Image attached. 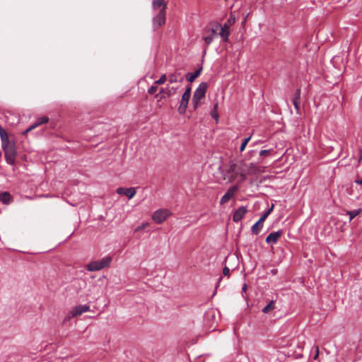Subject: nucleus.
<instances>
[{
	"instance_id": "nucleus-1",
	"label": "nucleus",
	"mask_w": 362,
	"mask_h": 362,
	"mask_svg": "<svg viewBox=\"0 0 362 362\" xmlns=\"http://www.w3.org/2000/svg\"><path fill=\"white\" fill-rule=\"evenodd\" d=\"M208 84L206 82H202L195 90L192 97L193 108L196 110L200 105V101L205 97Z\"/></svg>"
},
{
	"instance_id": "nucleus-2",
	"label": "nucleus",
	"mask_w": 362,
	"mask_h": 362,
	"mask_svg": "<svg viewBox=\"0 0 362 362\" xmlns=\"http://www.w3.org/2000/svg\"><path fill=\"white\" fill-rule=\"evenodd\" d=\"M112 262V257L107 256L99 261H93L86 265V269L90 272L99 271L102 269L108 267Z\"/></svg>"
},
{
	"instance_id": "nucleus-3",
	"label": "nucleus",
	"mask_w": 362,
	"mask_h": 362,
	"mask_svg": "<svg viewBox=\"0 0 362 362\" xmlns=\"http://www.w3.org/2000/svg\"><path fill=\"white\" fill-rule=\"evenodd\" d=\"M2 148L4 151L5 158L7 163L13 165L16 161V150L13 143L2 145Z\"/></svg>"
},
{
	"instance_id": "nucleus-4",
	"label": "nucleus",
	"mask_w": 362,
	"mask_h": 362,
	"mask_svg": "<svg viewBox=\"0 0 362 362\" xmlns=\"http://www.w3.org/2000/svg\"><path fill=\"white\" fill-rule=\"evenodd\" d=\"M171 212L168 209H158L153 212L152 219L156 223H163L170 216Z\"/></svg>"
},
{
	"instance_id": "nucleus-5",
	"label": "nucleus",
	"mask_w": 362,
	"mask_h": 362,
	"mask_svg": "<svg viewBox=\"0 0 362 362\" xmlns=\"http://www.w3.org/2000/svg\"><path fill=\"white\" fill-rule=\"evenodd\" d=\"M166 11L163 9L158 11V14L153 18V25L154 29H158L165 23Z\"/></svg>"
},
{
	"instance_id": "nucleus-6",
	"label": "nucleus",
	"mask_w": 362,
	"mask_h": 362,
	"mask_svg": "<svg viewBox=\"0 0 362 362\" xmlns=\"http://www.w3.org/2000/svg\"><path fill=\"white\" fill-rule=\"evenodd\" d=\"M190 97L191 95L187 93L182 94L180 105L177 108V111L180 114L185 113Z\"/></svg>"
},
{
	"instance_id": "nucleus-7",
	"label": "nucleus",
	"mask_w": 362,
	"mask_h": 362,
	"mask_svg": "<svg viewBox=\"0 0 362 362\" xmlns=\"http://www.w3.org/2000/svg\"><path fill=\"white\" fill-rule=\"evenodd\" d=\"M238 190L237 186L230 187L221 199V204H225L229 202V200L234 196L235 193Z\"/></svg>"
},
{
	"instance_id": "nucleus-8",
	"label": "nucleus",
	"mask_w": 362,
	"mask_h": 362,
	"mask_svg": "<svg viewBox=\"0 0 362 362\" xmlns=\"http://www.w3.org/2000/svg\"><path fill=\"white\" fill-rule=\"evenodd\" d=\"M90 310V306L88 305H79L73 308L71 310L72 317H76L82 315L83 313Z\"/></svg>"
},
{
	"instance_id": "nucleus-9",
	"label": "nucleus",
	"mask_w": 362,
	"mask_h": 362,
	"mask_svg": "<svg viewBox=\"0 0 362 362\" xmlns=\"http://www.w3.org/2000/svg\"><path fill=\"white\" fill-rule=\"evenodd\" d=\"M283 235V231L281 230H277L276 232L271 233L268 235L266 238L267 243L276 244L279 238Z\"/></svg>"
},
{
	"instance_id": "nucleus-10",
	"label": "nucleus",
	"mask_w": 362,
	"mask_h": 362,
	"mask_svg": "<svg viewBox=\"0 0 362 362\" xmlns=\"http://www.w3.org/2000/svg\"><path fill=\"white\" fill-rule=\"evenodd\" d=\"M117 193L118 194H124L129 199H132L136 194V189L134 187H119L117 189Z\"/></svg>"
},
{
	"instance_id": "nucleus-11",
	"label": "nucleus",
	"mask_w": 362,
	"mask_h": 362,
	"mask_svg": "<svg viewBox=\"0 0 362 362\" xmlns=\"http://www.w3.org/2000/svg\"><path fill=\"white\" fill-rule=\"evenodd\" d=\"M247 212V209L245 206L239 207L233 214V221L234 222H239Z\"/></svg>"
},
{
	"instance_id": "nucleus-12",
	"label": "nucleus",
	"mask_w": 362,
	"mask_h": 362,
	"mask_svg": "<svg viewBox=\"0 0 362 362\" xmlns=\"http://www.w3.org/2000/svg\"><path fill=\"white\" fill-rule=\"evenodd\" d=\"M267 215L262 214L257 222H256L252 227V233L257 235L263 226V223L267 218Z\"/></svg>"
},
{
	"instance_id": "nucleus-13",
	"label": "nucleus",
	"mask_w": 362,
	"mask_h": 362,
	"mask_svg": "<svg viewBox=\"0 0 362 362\" xmlns=\"http://www.w3.org/2000/svg\"><path fill=\"white\" fill-rule=\"evenodd\" d=\"M218 35L221 37L224 42H228L230 35V27L228 25H222L221 24Z\"/></svg>"
},
{
	"instance_id": "nucleus-14",
	"label": "nucleus",
	"mask_w": 362,
	"mask_h": 362,
	"mask_svg": "<svg viewBox=\"0 0 362 362\" xmlns=\"http://www.w3.org/2000/svg\"><path fill=\"white\" fill-rule=\"evenodd\" d=\"M152 7L155 11L163 9V11H166L167 3L165 2V0H153Z\"/></svg>"
},
{
	"instance_id": "nucleus-15",
	"label": "nucleus",
	"mask_w": 362,
	"mask_h": 362,
	"mask_svg": "<svg viewBox=\"0 0 362 362\" xmlns=\"http://www.w3.org/2000/svg\"><path fill=\"white\" fill-rule=\"evenodd\" d=\"M168 80L170 83H175L177 81L182 82L183 81V78L181 77L180 73L176 71L168 74Z\"/></svg>"
},
{
	"instance_id": "nucleus-16",
	"label": "nucleus",
	"mask_w": 362,
	"mask_h": 362,
	"mask_svg": "<svg viewBox=\"0 0 362 362\" xmlns=\"http://www.w3.org/2000/svg\"><path fill=\"white\" fill-rule=\"evenodd\" d=\"M220 28H221V24L220 23H211L206 28L209 30V32L213 36L215 37V36L218 35Z\"/></svg>"
},
{
	"instance_id": "nucleus-17",
	"label": "nucleus",
	"mask_w": 362,
	"mask_h": 362,
	"mask_svg": "<svg viewBox=\"0 0 362 362\" xmlns=\"http://www.w3.org/2000/svg\"><path fill=\"white\" fill-rule=\"evenodd\" d=\"M0 202L4 204H9L13 202V197L8 192L0 193Z\"/></svg>"
},
{
	"instance_id": "nucleus-18",
	"label": "nucleus",
	"mask_w": 362,
	"mask_h": 362,
	"mask_svg": "<svg viewBox=\"0 0 362 362\" xmlns=\"http://www.w3.org/2000/svg\"><path fill=\"white\" fill-rule=\"evenodd\" d=\"M244 165L247 168L245 170L248 175H255L259 173V167L253 163H250L249 165Z\"/></svg>"
},
{
	"instance_id": "nucleus-19",
	"label": "nucleus",
	"mask_w": 362,
	"mask_h": 362,
	"mask_svg": "<svg viewBox=\"0 0 362 362\" xmlns=\"http://www.w3.org/2000/svg\"><path fill=\"white\" fill-rule=\"evenodd\" d=\"M202 38H203L205 44L206 45V46H209L214 40V36H213L209 32V30L206 28H205L204 31L203 33Z\"/></svg>"
},
{
	"instance_id": "nucleus-20",
	"label": "nucleus",
	"mask_w": 362,
	"mask_h": 362,
	"mask_svg": "<svg viewBox=\"0 0 362 362\" xmlns=\"http://www.w3.org/2000/svg\"><path fill=\"white\" fill-rule=\"evenodd\" d=\"M202 70V67H200L199 69H197V71H195L193 73H188L186 75L187 80L189 82H193L195 80V78H197L200 75Z\"/></svg>"
},
{
	"instance_id": "nucleus-21",
	"label": "nucleus",
	"mask_w": 362,
	"mask_h": 362,
	"mask_svg": "<svg viewBox=\"0 0 362 362\" xmlns=\"http://www.w3.org/2000/svg\"><path fill=\"white\" fill-rule=\"evenodd\" d=\"M0 137L1 139L2 145L8 144L11 143L9 141L8 134L4 129H0Z\"/></svg>"
},
{
	"instance_id": "nucleus-22",
	"label": "nucleus",
	"mask_w": 362,
	"mask_h": 362,
	"mask_svg": "<svg viewBox=\"0 0 362 362\" xmlns=\"http://www.w3.org/2000/svg\"><path fill=\"white\" fill-rule=\"evenodd\" d=\"M177 90H178V87L170 86L168 85L166 86V90H165L166 97L170 98L173 95H175L177 93Z\"/></svg>"
},
{
	"instance_id": "nucleus-23",
	"label": "nucleus",
	"mask_w": 362,
	"mask_h": 362,
	"mask_svg": "<svg viewBox=\"0 0 362 362\" xmlns=\"http://www.w3.org/2000/svg\"><path fill=\"white\" fill-rule=\"evenodd\" d=\"M49 122V118L47 116H43L38 118L34 124H33V127L37 128V127L46 124Z\"/></svg>"
},
{
	"instance_id": "nucleus-24",
	"label": "nucleus",
	"mask_w": 362,
	"mask_h": 362,
	"mask_svg": "<svg viewBox=\"0 0 362 362\" xmlns=\"http://www.w3.org/2000/svg\"><path fill=\"white\" fill-rule=\"evenodd\" d=\"M274 309V303L272 300L267 306L262 309L264 313H267Z\"/></svg>"
},
{
	"instance_id": "nucleus-25",
	"label": "nucleus",
	"mask_w": 362,
	"mask_h": 362,
	"mask_svg": "<svg viewBox=\"0 0 362 362\" xmlns=\"http://www.w3.org/2000/svg\"><path fill=\"white\" fill-rule=\"evenodd\" d=\"M361 212V209H356L353 211H348L347 214L349 215V220L351 221L354 218H355L357 215H358Z\"/></svg>"
},
{
	"instance_id": "nucleus-26",
	"label": "nucleus",
	"mask_w": 362,
	"mask_h": 362,
	"mask_svg": "<svg viewBox=\"0 0 362 362\" xmlns=\"http://www.w3.org/2000/svg\"><path fill=\"white\" fill-rule=\"evenodd\" d=\"M217 108H218V103H215L214 104V110L211 112V117L214 119H215L216 120V122H218V112H217Z\"/></svg>"
},
{
	"instance_id": "nucleus-27",
	"label": "nucleus",
	"mask_w": 362,
	"mask_h": 362,
	"mask_svg": "<svg viewBox=\"0 0 362 362\" xmlns=\"http://www.w3.org/2000/svg\"><path fill=\"white\" fill-rule=\"evenodd\" d=\"M167 79H168V76H166V74H163V75H161V76L160 77V78L158 80L155 81L154 83L157 84V85H162L165 83Z\"/></svg>"
},
{
	"instance_id": "nucleus-28",
	"label": "nucleus",
	"mask_w": 362,
	"mask_h": 362,
	"mask_svg": "<svg viewBox=\"0 0 362 362\" xmlns=\"http://www.w3.org/2000/svg\"><path fill=\"white\" fill-rule=\"evenodd\" d=\"M250 138H251V136H248V137L245 138V139L243 140V143H242V144H241V146H240V151L241 152H242V151H243L245 150V146H247V143H248V142H249V141L250 140Z\"/></svg>"
},
{
	"instance_id": "nucleus-29",
	"label": "nucleus",
	"mask_w": 362,
	"mask_h": 362,
	"mask_svg": "<svg viewBox=\"0 0 362 362\" xmlns=\"http://www.w3.org/2000/svg\"><path fill=\"white\" fill-rule=\"evenodd\" d=\"M235 22V16L231 14L228 19L227 22L224 23V25H228V27L231 26Z\"/></svg>"
},
{
	"instance_id": "nucleus-30",
	"label": "nucleus",
	"mask_w": 362,
	"mask_h": 362,
	"mask_svg": "<svg viewBox=\"0 0 362 362\" xmlns=\"http://www.w3.org/2000/svg\"><path fill=\"white\" fill-rule=\"evenodd\" d=\"M293 104L294 105V107L296 110L297 113L300 112V100H293Z\"/></svg>"
},
{
	"instance_id": "nucleus-31",
	"label": "nucleus",
	"mask_w": 362,
	"mask_h": 362,
	"mask_svg": "<svg viewBox=\"0 0 362 362\" xmlns=\"http://www.w3.org/2000/svg\"><path fill=\"white\" fill-rule=\"evenodd\" d=\"M148 225H149V223H147V222H146V223H142L141 225H140V226H137V227L135 228L134 232H139V231H140V230H144V228H146V227H148Z\"/></svg>"
},
{
	"instance_id": "nucleus-32",
	"label": "nucleus",
	"mask_w": 362,
	"mask_h": 362,
	"mask_svg": "<svg viewBox=\"0 0 362 362\" xmlns=\"http://www.w3.org/2000/svg\"><path fill=\"white\" fill-rule=\"evenodd\" d=\"M238 174L240 175L242 181H245L247 179L246 175L247 173L245 170L241 169L240 172L238 171Z\"/></svg>"
},
{
	"instance_id": "nucleus-33",
	"label": "nucleus",
	"mask_w": 362,
	"mask_h": 362,
	"mask_svg": "<svg viewBox=\"0 0 362 362\" xmlns=\"http://www.w3.org/2000/svg\"><path fill=\"white\" fill-rule=\"evenodd\" d=\"M236 164H232L230 165L228 172L229 173H234L235 175L238 174V170H236Z\"/></svg>"
},
{
	"instance_id": "nucleus-34",
	"label": "nucleus",
	"mask_w": 362,
	"mask_h": 362,
	"mask_svg": "<svg viewBox=\"0 0 362 362\" xmlns=\"http://www.w3.org/2000/svg\"><path fill=\"white\" fill-rule=\"evenodd\" d=\"M158 89V86L156 85V86H151L148 90V93L149 94H153L156 93V91Z\"/></svg>"
},
{
	"instance_id": "nucleus-35",
	"label": "nucleus",
	"mask_w": 362,
	"mask_h": 362,
	"mask_svg": "<svg viewBox=\"0 0 362 362\" xmlns=\"http://www.w3.org/2000/svg\"><path fill=\"white\" fill-rule=\"evenodd\" d=\"M293 99L300 100V88H298L296 90Z\"/></svg>"
},
{
	"instance_id": "nucleus-36",
	"label": "nucleus",
	"mask_w": 362,
	"mask_h": 362,
	"mask_svg": "<svg viewBox=\"0 0 362 362\" xmlns=\"http://www.w3.org/2000/svg\"><path fill=\"white\" fill-rule=\"evenodd\" d=\"M271 151H272L271 149H269V150H262L259 152V155L261 156H268L271 153Z\"/></svg>"
},
{
	"instance_id": "nucleus-37",
	"label": "nucleus",
	"mask_w": 362,
	"mask_h": 362,
	"mask_svg": "<svg viewBox=\"0 0 362 362\" xmlns=\"http://www.w3.org/2000/svg\"><path fill=\"white\" fill-rule=\"evenodd\" d=\"M223 274L224 276H226L228 277L230 276V269L228 267H225L223 269Z\"/></svg>"
},
{
	"instance_id": "nucleus-38",
	"label": "nucleus",
	"mask_w": 362,
	"mask_h": 362,
	"mask_svg": "<svg viewBox=\"0 0 362 362\" xmlns=\"http://www.w3.org/2000/svg\"><path fill=\"white\" fill-rule=\"evenodd\" d=\"M165 90H166V87L160 88L159 94H163V95L160 97V100H161L162 98L166 97V95H165Z\"/></svg>"
},
{
	"instance_id": "nucleus-39",
	"label": "nucleus",
	"mask_w": 362,
	"mask_h": 362,
	"mask_svg": "<svg viewBox=\"0 0 362 362\" xmlns=\"http://www.w3.org/2000/svg\"><path fill=\"white\" fill-rule=\"evenodd\" d=\"M35 127H33V124L30 125L25 131L23 132V134L26 135L28 132L34 129Z\"/></svg>"
},
{
	"instance_id": "nucleus-40",
	"label": "nucleus",
	"mask_w": 362,
	"mask_h": 362,
	"mask_svg": "<svg viewBox=\"0 0 362 362\" xmlns=\"http://www.w3.org/2000/svg\"><path fill=\"white\" fill-rule=\"evenodd\" d=\"M273 209H274V205L272 204L271 208H269L264 214L267 215V217L269 215V214L272 211Z\"/></svg>"
},
{
	"instance_id": "nucleus-41",
	"label": "nucleus",
	"mask_w": 362,
	"mask_h": 362,
	"mask_svg": "<svg viewBox=\"0 0 362 362\" xmlns=\"http://www.w3.org/2000/svg\"><path fill=\"white\" fill-rule=\"evenodd\" d=\"M184 93H187L188 95H191V86H188L185 91L184 92Z\"/></svg>"
},
{
	"instance_id": "nucleus-42",
	"label": "nucleus",
	"mask_w": 362,
	"mask_h": 362,
	"mask_svg": "<svg viewBox=\"0 0 362 362\" xmlns=\"http://www.w3.org/2000/svg\"><path fill=\"white\" fill-rule=\"evenodd\" d=\"M355 183H356L358 185H362V180H361V179L356 180Z\"/></svg>"
},
{
	"instance_id": "nucleus-43",
	"label": "nucleus",
	"mask_w": 362,
	"mask_h": 362,
	"mask_svg": "<svg viewBox=\"0 0 362 362\" xmlns=\"http://www.w3.org/2000/svg\"><path fill=\"white\" fill-rule=\"evenodd\" d=\"M362 160V149L359 150V162Z\"/></svg>"
},
{
	"instance_id": "nucleus-44",
	"label": "nucleus",
	"mask_w": 362,
	"mask_h": 362,
	"mask_svg": "<svg viewBox=\"0 0 362 362\" xmlns=\"http://www.w3.org/2000/svg\"><path fill=\"white\" fill-rule=\"evenodd\" d=\"M318 353H319V350H318V347L317 346L316 347V354L315 356V358H316L318 356Z\"/></svg>"
},
{
	"instance_id": "nucleus-45",
	"label": "nucleus",
	"mask_w": 362,
	"mask_h": 362,
	"mask_svg": "<svg viewBox=\"0 0 362 362\" xmlns=\"http://www.w3.org/2000/svg\"><path fill=\"white\" fill-rule=\"evenodd\" d=\"M246 288H247V285L244 284L243 286V291H245Z\"/></svg>"
},
{
	"instance_id": "nucleus-46",
	"label": "nucleus",
	"mask_w": 362,
	"mask_h": 362,
	"mask_svg": "<svg viewBox=\"0 0 362 362\" xmlns=\"http://www.w3.org/2000/svg\"><path fill=\"white\" fill-rule=\"evenodd\" d=\"M159 95H160V94H159V93L156 94V98H159Z\"/></svg>"
},
{
	"instance_id": "nucleus-47",
	"label": "nucleus",
	"mask_w": 362,
	"mask_h": 362,
	"mask_svg": "<svg viewBox=\"0 0 362 362\" xmlns=\"http://www.w3.org/2000/svg\"><path fill=\"white\" fill-rule=\"evenodd\" d=\"M349 194L352 195L353 194V192H349Z\"/></svg>"
}]
</instances>
